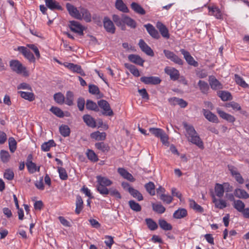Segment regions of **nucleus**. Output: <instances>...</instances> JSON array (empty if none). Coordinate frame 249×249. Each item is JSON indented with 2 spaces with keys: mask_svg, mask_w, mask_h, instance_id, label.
<instances>
[{
  "mask_svg": "<svg viewBox=\"0 0 249 249\" xmlns=\"http://www.w3.org/2000/svg\"><path fill=\"white\" fill-rule=\"evenodd\" d=\"M183 125L186 132L185 136L188 141L197 145L199 148L203 149L204 148L203 142L195 130L194 126L192 125L188 124L186 122L183 123Z\"/></svg>",
  "mask_w": 249,
  "mask_h": 249,
  "instance_id": "f257e3e1",
  "label": "nucleus"
},
{
  "mask_svg": "<svg viewBox=\"0 0 249 249\" xmlns=\"http://www.w3.org/2000/svg\"><path fill=\"white\" fill-rule=\"evenodd\" d=\"M112 19L116 25L120 27L122 30H125V24L133 29L137 26V23L134 19L124 14H122L121 17L113 15Z\"/></svg>",
  "mask_w": 249,
  "mask_h": 249,
  "instance_id": "f03ea898",
  "label": "nucleus"
},
{
  "mask_svg": "<svg viewBox=\"0 0 249 249\" xmlns=\"http://www.w3.org/2000/svg\"><path fill=\"white\" fill-rule=\"evenodd\" d=\"M97 185L96 186L97 191L103 195L109 194V190L107 188L112 184V181L106 177L98 176L96 177Z\"/></svg>",
  "mask_w": 249,
  "mask_h": 249,
  "instance_id": "7ed1b4c3",
  "label": "nucleus"
},
{
  "mask_svg": "<svg viewBox=\"0 0 249 249\" xmlns=\"http://www.w3.org/2000/svg\"><path fill=\"white\" fill-rule=\"evenodd\" d=\"M9 66L11 70L18 74H23L24 76L28 75L25 67L18 60H12L9 62Z\"/></svg>",
  "mask_w": 249,
  "mask_h": 249,
  "instance_id": "20e7f679",
  "label": "nucleus"
},
{
  "mask_svg": "<svg viewBox=\"0 0 249 249\" xmlns=\"http://www.w3.org/2000/svg\"><path fill=\"white\" fill-rule=\"evenodd\" d=\"M149 131L154 136L160 138L162 143L165 144L168 142V137L162 129L150 127L149 128Z\"/></svg>",
  "mask_w": 249,
  "mask_h": 249,
  "instance_id": "39448f33",
  "label": "nucleus"
},
{
  "mask_svg": "<svg viewBox=\"0 0 249 249\" xmlns=\"http://www.w3.org/2000/svg\"><path fill=\"white\" fill-rule=\"evenodd\" d=\"M69 26L72 32L78 34L80 36L83 35V31L85 28L79 22L75 20L70 21Z\"/></svg>",
  "mask_w": 249,
  "mask_h": 249,
  "instance_id": "423d86ee",
  "label": "nucleus"
},
{
  "mask_svg": "<svg viewBox=\"0 0 249 249\" xmlns=\"http://www.w3.org/2000/svg\"><path fill=\"white\" fill-rule=\"evenodd\" d=\"M98 106L104 110L103 114L106 116L113 115V112L110 108L109 103L106 100H101L98 102Z\"/></svg>",
  "mask_w": 249,
  "mask_h": 249,
  "instance_id": "0eeeda50",
  "label": "nucleus"
},
{
  "mask_svg": "<svg viewBox=\"0 0 249 249\" xmlns=\"http://www.w3.org/2000/svg\"><path fill=\"white\" fill-rule=\"evenodd\" d=\"M66 7L71 17L77 19H82L80 9L78 10L76 7L69 3L66 4Z\"/></svg>",
  "mask_w": 249,
  "mask_h": 249,
  "instance_id": "6e6552de",
  "label": "nucleus"
},
{
  "mask_svg": "<svg viewBox=\"0 0 249 249\" xmlns=\"http://www.w3.org/2000/svg\"><path fill=\"white\" fill-rule=\"evenodd\" d=\"M181 54L183 55L184 59L186 62L190 65L193 66L195 67L198 66V64L194 58L191 55L189 52L185 50L184 49H181L180 50Z\"/></svg>",
  "mask_w": 249,
  "mask_h": 249,
  "instance_id": "1a4fd4ad",
  "label": "nucleus"
},
{
  "mask_svg": "<svg viewBox=\"0 0 249 249\" xmlns=\"http://www.w3.org/2000/svg\"><path fill=\"white\" fill-rule=\"evenodd\" d=\"M18 50L24 56L27 58L30 62H34L35 58L33 54L26 47L20 46L18 48Z\"/></svg>",
  "mask_w": 249,
  "mask_h": 249,
  "instance_id": "9d476101",
  "label": "nucleus"
},
{
  "mask_svg": "<svg viewBox=\"0 0 249 249\" xmlns=\"http://www.w3.org/2000/svg\"><path fill=\"white\" fill-rule=\"evenodd\" d=\"M164 71L170 76V79L173 81L178 80L179 77V71L174 68L166 67L164 69Z\"/></svg>",
  "mask_w": 249,
  "mask_h": 249,
  "instance_id": "9b49d317",
  "label": "nucleus"
},
{
  "mask_svg": "<svg viewBox=\"0 0 249 249\" xmlns=\"http://www.w3.org/2000/svg\"><path fill=\"white\" fill-rule=\"evenodd\" d=\"M140 80L145 84L157 85L161 82L160 78L156 76H143L140 78Z\"/></svg>",
  "mask_w": 249,
  "mask_h": 249,
  "instance_id": "f8f14e48",
  "label": "nucleus"
},
{
  "mask_svg": "<svg viewBox=\"0 0 249 249\" xmlns=\"http://www.w3.org/2000/svg\"><path fill=\"white\" fill-rule=\"evenodd\" d=\"M140 48L147 55L153 56L154 53L151 48L142 40L140 39L139 43Z\"/></svg>",
  "mask_w": 249,
  "mask_h": 249,
  "instance_id": "ddd939ff",
  "label": "nucleus"
},
{
  "mask_svg": "<svg viewBox=\"0 0 249 249\" xmlns=\"http://www.w3.org/2000/svg\"><path fill=\"white\" fill-rule=\"evenodd\" d=\"M104 26L107 32L114 34L115 31V27L112 21L107 17H105L104 19Z\"/></svg>",
  "mask_w": 249,
  "mask_h": 249,
  "instance_id": "4468645a",
  "label": "nucleus"
},
{
  "mask_svg": "<svg viewBox=\"0 0 249 249\" xmlns=\"http://www.w3.org/2000/svg\"><path fill=\"white\" fill-rule=\"evenodd\" d=\"M149 34L154 38L158 39L160 35L158 31L151 24L148 23L144 25Z\"/></svg>",
  "mask_w": 249,
  "mask_h": 249,
  "instance_id": "2eb2a0df",
  "label": "nucleus"
},
{
  "mask_svg": "<svg viewBox=\"0 0 249 249\" xmlns=\"http://www.w3.org/2000/svg\"><path fill=\"white\" fill-rule=\"evenodd\" d=\"M209 14L214 16L217 19L222 18V14L221 10L216 6H209Z\"/></svg>",
  "mask_w": 249,
  "mask_h": 249,
  "instance_id": "dca6fc26",
  "label": "nucleus"
},
{
  "mask_svg": "<svg viewBox=\"0 0 249 249\" xmlns=\"http://www.w3.org/2000/svg\"><path fill=\"white\" fill-rule=\"evenodd\" d=\"M202 112L205 117L210 122L218 123V119L217 117L211 111L206 109H202Z\"/></svg>",
  "mask_w": 249,
  "mask_h": 249,
  "instance_id": "f3484780",
  "label": "nucleus"
},
{
  "mask_svg": "<svg viewBox=\"0 0 249 249\" xmlns=\"http://www.w3.org/2000/svg\"><path fill=\"white\" fill-rule=\"evenodd\" d=\"M45 2L47 7L51 10H62L61 6L55 0H45Z\"/></svg>",
  "mask_w": 249,
  "mask_h": 249,
  "instance_id": "a211bd4d",
  "label": "nucleus"
},
{
  "mask_svg": "<svg viewBox=\"0 0 249 249\" xmlns=\"http://www.w3.org/2000/svg\"><path fill=\"white\" fill-rule=\"evenodd\" d=\"M156 26L162 37L166 39H168L170 37L169 31L167 28L163 23L160 22H158Z\"/></svg>",
  "mask_w": 249,
  "mask_h": 249,
  "instance_id": "6ab92c4d",
  "label": "nucleus"
},
{
  "mask_svg": "<svg viewBox=\"0 0 249 249\" xmlns=\"http://www.w3.org/2000/svg\"><path fill=\"white\" fill-rule=\"evenodd\" d=\"M217 113L219 114V116L222 119L227 121L229 123H233L235 121V117L225 112L220 110V108H217Z\"/></svg>",
  "mask_w": 249,
  "mask_h": 249,
  "instance_id": "aec40b11",
  "label": "nucleus"
},
{
  "mask_svg": "<svg viewBox=\"0 0 249 249\" xmlns=\"http://www.w3.org/2000/svg\"><path fill=\"white\" fill-rule=\"evenodd\" d=\"M81 16L82 19H84L87 22H89L91 21V16L89 11L86 8L83 7H80Z\"/></svg>",
  "mask_w": 249,
  "mask_h": 249,
  "instance_id": "412c9836",
  "label": "nucleus"
},
{
  "mask_svg": "<svg viewBox=\"0 0 249 249\" xmlns=\"http://www.w3.org/2000/svg\"><path fill=\"white\" fill-rule=\"evenodd\" d=\"M118 172L124 178L131 182H134L135 181V178H133V176L124 168H119L118 169Z\"/></svg>",
  "mask_w": 249,
  "mask_h": 249,
  "instance_id": "4be33fe9",
  "label": "nucleus"
},
{
  "mask_svg": "<svg viewBox=\"0 0 249 249\" xmlns=\"http://www.w3.org/2000/svg\"><path fill=\"white\" fill-rule=\"evenodd\" d=\"M128 60L137 65L142 66L144 60H143L139 55L137 54H131L128 56Z\"/></svg>",
  "mask_w": 249,
  "mask_h": 249,
  "instance_id": "5701e85b",
  "label": "nucleus"
},
{
  "mask_svg": "<svg viewBox=\"0 0 249 249\" xmlns=\"http://www.w3.org/2000/svg\"><path fill=\"white\" fill-rule=\"evenodd\" d=\"M234 195L240 199H248L249 198V194L244 190L236 188L234 191Z\"/></svg>",
  "mask_w": 249,
  "mask_h": 249,
  "instance_id": "b1692460",
  "label": "nucleus"
},
{
  "mask_svg": "<svg viewBox=\"0 0 249 249\" xmlns=\"http://www.w3.org/2000/svg\"><path fill=\"white\" fill-rule=\"evenodd\" d=\"M209 84L211 88L213 89L216 90L222 89V84L214 76H211L209 77Z\"/></svg>",
  "mask_w": 249,
  "mask_h": 249,
  "instance_id": "393cba45",
  "label": "nucleus"
},
{
  "mask_svg": "<svg viewBox=\"0 0 249 249\" xmlns=\"http://www.w3.org/2000/svg\"><path fill=\"white\" fill-rule=\"evenodd\" d=\"M83 119L86 124L92 128L96 127V122L94 119L90 115L86 114L83 116Z\"/></svg>",
  "mask_w": 249,
  "mask_h": 249,
  "instance_id": "a878e982",
  "label": "nucleus"
},
{
  "mask_svg": "<svg viewBox=\"0 0 249 249\" xmlns=\"http://www.w3.org/2000/svg\"><path fill=\"white\" fill-rule=\"evenodd\" d=\"M213 202L215 207L219 209H223L227 207V203L225 200L221 199H217L214 196H213Z\"/></svg>",
  "mask_w": 249,
  "mask_h": 249,
  "instance_id": "bb28decb",
  "label": "nucleus"
},
{
  "mask_svg": "<svg viewBox=\"0 0 249 249\" xmlns=\"http://www.w3.org/2000/svg\"><path fill=\"white\" fill-rule=\"evenodd\" d=\"M115 7L117 9L124 13L129 12L128 8L122 0H116Z\"/></svg>",
  "mask_w": 249,
  "mask_h": 249,
  "instance_id": "cd10ccee",
  "label": "nucleus"
},
{
  "mask_svg": "<svg viewBox=\"0 0 249 249\" xmlns=\"http://www.w3.org/2000/svg\"><path fill=\"white\" fill-rule=\"evenodd\" d=\"M131 7L137 14L141 15H143L145 14L144 9L136 2H132L131 4Z\"/></svg>",
  "mask_w": 249,
  "mask_h": 249,
  "instance_id": "c85d7f7f",
  "label": "nucleus"
},
{
  "mask_svg": "<svg viewBox=\"0 0 249 249\" xmlns=\"http://www.w3.org/2000/svg\"><path fill=\"white\" fill-rule=\"evenodd\" d=\"M18 93L22 98L30 102L34 101L35 99V95L33 92L19 91Z\"/></svg>",
  "mask_w": 249,
  "mask_h": 249,
  "instance_id": "c756f323",
  "label": "nucleus"
},
{
  "mask_svg": "<svg viewBox=\"0 0 249 249\" xmlns=\"http://www.w3.org/2000/svg\"><path fill=\"white\" fill-rule=\"evenodd\" d=\"M56 144L53 140H49L47 142H45L41 145V148L43 151H49L52 147L55 146Z\"/></svg>",
  "mask_w": 249,
  "mask_h": 249,
  "instance_id": "7c9ffc66",
  "label": "nucleus"
},
{
  "mask_svg": "<svg viewBox=\"0 0 249 249\" xmlns=\"http://www.w3.org/2000/svg\"><path fill=\"white\" fill-rule=\"evenodd\" d=\"M233 207L239 212L242 213L246 208L245 204L240 200H234L233 204Z\"/></svg>",
  "mask_w": 249,
  "mask_h": 249,
  "instance_id": "2f4dec72",
  "label": "nucleus"
},
{
  "mask_svg": "<svg viewBox=\"0 0 249 249\" xmlns=\"http://www.w3.org/2000/svg\"><path fill=\"white\" fill-rule=\"evenodd\" d=\"M83 208V201L80 196H76L75 213L79 214Z\"/></svg>",
  "mask_w": 249,
  "mask_h": 249,
  "instance_id": "473e14b6",
  "label": "nucleus"
},
{
  "mask_svg": "<svg viewBox=\"0 0 249 249\" xmlns=\"http://www.w3.org/2000/svg\"><path fill=\"white\" fill-rule=\"evenodd\" d=\"M187 215V212L185 209H179L176 211L173 214L175 218L180 219L185 217Z\"/></svg>",
  "mask_w": 249,
  "mask_h": 249,
  "instance_id": "72a5a7b5",
  "label": "nucleus"
},
{
  "mask_svg": "<svg viewBox=\"0 0 249 249\" xmlns=\"http://www.w3.org/2000/svg\"><path fill=\"white\" fill-rule=\"evenodd\" d=\"M198 86L201 92L203 94H207L209 89V86L208 83L204 81L199 80Z\"/></svg>",
  "mask_w": 249,
  "mask_h": 249,
  "instance_id": "f704fd0d",
  "label": "nucleus"
},
{
  "mask_svg": "<svg viewBox=\"0 0 249 249\" xmlns=\"http://www.w3.org/2000/svg\"><path fill=\"white\" fill-rule=\"evenodd\" d=\"M125 67L129 70L130 72L135 76L139 77L140 76V72L138 69L134 65L125 63L124 64Z\"/></svg>",
  "mask_w": 249,
  "mask_h": 249,
  "instance_id": "c9c22d12",
  "label": "nucleus"
},
{
  "mask_svg": "<svg viewBox=\"0 0 249 249\" xmlns=\"http://www.w3.org/2000/svg\"><path fill=\"white\" fill-rule=\"evenodd\" d=\"M86 107L88 110L97 111L99 108L96 103L90 100H87L86 104Z\"/></svg>",
  "mask_w": 249,
  "mask_h": 249,
  "instance_id": "e433bc0d",
  "label": "nucleus"
},
{
  "mask_svg": "<svg viewBox=\"0 0 249 249\" xmlns=\"http://www.w3.org/2000/svg\"><path fill=\"white\" fill-rule=\"evenodd\" d=\"M129 193L133 197L137 198L138 201L143 200V196L139 191L134 189L133 188H129Z\"/></svg>",
  "mask_w": 249,
  "mask_h": 249,
  "instance_id": "4c0bfd02",
  "label": "nucleus"
},
{
  "mask_svg": "<svg viewBox=\"0 0 249 249\" xmlns=\"http://www.w3.org/2000/svg\"><path fill=\"white\" fill-rule=\"evenodd\" d=\"M91 137L97 141H103L106 139V134L105 132H100L98 131L91 133Z\"/></svg>",
  "mask_w": 249,
  "mask_h": 249,
  "instance_id": "58836bf2",
  "label": "nucleus"
},
{
  "mask_svg": "<svg viewBox=\"0 0 249 249\" xmlns=\"http://www.w3.org/2000/svg\"><path fill=\"white\" fill-rule=\"evenodd\" d=\"M159 224L160 227L163 230L170 231L172 229V225L168 223L166 221L163 219L159 220Z\"/></svg>",
  "mask_w": 249,
  "mask_h": 249,
  "instance_id": "ea45409f",
  "label": "nucleus"
},
{
  "mask_svg": "<svg viewBox=\"0 0 249 249\" xmlns=\"http://www.w3.org/2000/svg\"><path fill=\"white\" fill-rule=\"evenodd\" d=\"M214 191L216 196L221 198L224 195V187L223 185L216 183L214 187Z\"/></svg>",
  "mask_w": 249,
  "mask_h": 249,
  "instance_id": "a19ab883",
  "label": "nucleus"
},
{
  "mask_svg": "<svg viewBox=\"0 0 249 249\" xmlns=\"http://www.w3.org/2000/svg\"><path fill=\"white\" fill-rule=\"evenodd\" d=\"M218 95L223 101H228L232 98L231 94L228 91H219Z\"/></svg>",
  "mask_w": 249,
  "mask_h": 249,
  "instance_id": "79ce46f5",
  "label": "nucleus"
},
{
  "mask_svg": "<svg viewBox=\"0 0 249 249\" xmlns=\"http://www.w3.org/2000/svg\"><path fill=\"white\" fill-rule=\"evenodd\" d=\"M95 146L97 149L104 153L107 152L110 149L108 145L103 142H97Z\"/></svg>",
  "mask_w": 249,
  "mask_h": 249,
  "instance_id": "37998d69",
  "label": "nucleus"
},
{
  "mask_svg": "<svg viewBox=\"0 0 249 249\" xmlns=\"http://www.w3.org/2000/svg\"><path fill=\"white\" fill-rule=\"evenodd\" d=\"M128 204L131 209L135 212H139L142 210L141 206L134 200H129L128 201Z\"/></svg>",
  "mask_w": 249,
  "mask_h": 249,
  "instance_id": "c03bdc74",
  "label": "nucleus"
},
{
  "mask_svg": "<svg viewBox=\"0 0 249 249\" xmlns=\"http://www.w3.org/2000/svg\"><path fill=\"white\" fill-rule=\"evenodd\" d=\"M234 80L236 84L242 88H245L249 87L248 84L246 83L244 79L237 74L234 75Z\"/></svg>",
  "mask_w": 249,
  "mask_h": 249,
  "instance_id": "a18cd8bd",
  "label": "nucleus"
},
{
  "mask_svg": "<svg viewBox=\"0 0 249 249\" xmlns=\"http://www.w3.org/2000/svg\"><path fill=\"white\" fill-rule=\"evenodd\" d=\"M0 158L3 163H7L9 160L10 156L7 151L1 150L0 151Z\"/></svg>",
  "mask_w": 249,
  "mask_h": 249,
  "instance_id": "49530a36",
  "label": "nucleus"
},
{
  "mask_svg": "<svg viewBox=\"0 0 249 249\" xmlns=\"http://www.w3.org/2000/svg\"><path fill=\"white\" fill-rule=\"evenodd\" d=\"M59 131L61 135L64 137H68L70 134V129L67 125H62L59 127Z\"/></svg>",
  "mask_w": 249,
  "mask_h": 249,
  "instance_id": "de8ad7c7",
  "label": "nucleus"
},
{
  "mask_svg": "<svg viewBox=\"0 0 249 249\" xmlns=\"http://www.w3.org/2000/svg\"><path fill=\"white\" fill-rule=\"evenodd\" d=\"M152 208L154 211L158 213H163L165 211V208L161 204H152Z\"/></svg>",
  "mask_w": 249,
  "mask_h": 249,
  "instance_id": "09e8293b",
  "label": "nucleus"
},
{
  "mask_svg": "<svg viewBox=\"0 0 249 249\" xmlns=\"http://www.w3.org/2000/svg\"><path fill=\"white\" fill-rule=\"evenodd\" d=\"M145 222L148 228L151 231L156 230L158 228L157 224L151 218H146Z\"/></svg>",
  "mask_w": 249,
  "mask_h": 249,
  "instance_id": "8fccbe9b",
  "label": "nucleus"
},
{
  "mask_svg": "<svg viewBox=\"0 0 249 249\" xmlns=\"http://www.w3.org/2000/svg\"><path fill=\"white\" fill-rule=\"evenodd\" d=\"M189 202L190 206L191 208L197 212L202 213L203 212V208L201 206L197 204L194 200L190 199Z\"/></svg>",
  "mask_w": 249,
  "mask_h": 249,
  "instance_id": "3c124183",
  "label": "nucleus"
},
{
  "mask_svg": "<svg viewBox=\"0 0 249 249\" xmlns=\"http://www.w3.org/2000/svg\"><path fill=\"white\" fill-rule=\"evenodd\" d=\"M147 192L149 193L151 196H154L155 194V185L153 182H149L145 184L144 186Z\"/></svg>",
  "mask_w": 249,
  "mask_h": 249,
  "instance_id": "603ef678",
  "label": "nucleus"
},
{
  "mask_svg": "<svg viewBox=\"0 0 249 249\" xmlns=\"http://www.w3.org/2000/svg\"><path fill=\"white\" fill-rule=\"evenodd\" d=\"M8 142L9 149L12 153H14L17 149V142L13 137H10Z\"/></svg>",
  "mask_w": 249,
  "mask_h": 249,
  "instance_id": "864d4df0",
  "label": "nucleus"
},
{
  "mask_svg": "<svg viewBox=\"0 0 249 249\" xmlns=\"http://www.w3.org/2000/svg\"><path fill=\"white\" fill-rule=\"evenodd\" d=\"M55 101L59 104L62 105L65 101V97L63 94L58 92L54 94L53 96Z\"/></svg>",
  "mask_w": 249,
  "mask_h": 249,
  "instance_id": "5fc2aeb1",
  "label": "nucleus"
},
{
  "mask_svg": "<svg viewBox=\"0 0 249 249\" xmlns=\"http://www.w3.org/2000/svg\"><path fill=\"white\" fill-rule=\"evenodd\" d=\"M50 111L59 118H62L64 116L63 111L57 107H52Z\"/></svg>",
  "mask_w": 249,
  "mask_h": 249,
  "instance_id": "6e6d98bb",
  "label": "nucleus"
},
{
  "mask_svg": "<svg viewBox=\"0 0 249 249\" xmlns=\"http://www.w3.org/2000/svg\"><path fill=\"white\" fill-rule=\"evenodd\" d=\"M73 94L71 91H68L66 93V104L71 106L73 105Z\"/></svg>",
  "mask_w": 249,
  "mask_h": 249,
  "instance_id": "4d7b16f0",
  "label": "nucleus"
},
{
  "mask_svg": "<svg viewBox=\"0 0 249 249\" xmlns=\"http://www.w3.org/2000/svg\"><path fill=\"white\" fill-rule=\"evenodd\" d=\"M87 155L88 159L92 161H97L98 160L97 155L94 152L91 150H88Z\"/></svg>",
  "mask_w": 249,
  "mask_h": 249,
  "instance_id": "13d9d810",
  "label": "nucleus"
},
{
  "mask_svg": "<svg viewBox=\"0 0 249 249\" xmlns=\"http://www.w3.org/2000/svg\"><path fill=\"white\" fill-rule=\"evenodd\" d=\"M89 92L92 94H99L100 91L99 88L94 85H89Z\"/></svg>",
  "mask_w": 249,
  "mask_h": 249,
  "instance_id": "bf43d9fd",
  "label": "nucleus"
},
{
  "mask_svg": "<svg viewBox=\"0 0 249 249\" xmlns=\"http://www.w3.org/2000/svg\"><path fill=\"white\" fill-rule=\"evenodd\" d=\"M58 172L59 174L60 178L62 180H66L68 178V175L66 170L61 167H58Z\"/></svg>",
  "mask_w": 249,
  "mask_h": 249,
  "instance_id": "052dcab7",
  "label": "nucleus"
},
{
  "mask_svg": "<svg viewBox=\"0 0 249 249\" xmlns=\"http://www.w3.org/2000/svg\"><path fill=\"white\" fill-rule=\"evenodd\" d=\"M14 174L13 171L10 169H6L4 173V178L9 180H11L14 178Z\"/></svg>",
  "mask_w": 249,
  "mask_h": 249,
  "instance_id": "680f3d73",
  "label": "nucleus"
},
{
  "mask_svg": "<svg viewBox=\"0 0 249 249\" xmlns=\"http://www.w3.org/2000/svg\"><path fill=\"white\" fill-rule=\"evenodd\" d=\"M26 166L29 172L31 173H34L37 170L36 164L33 162H26Z\"/></svg>",
  "mask_w": 249,
  "mask_h": 249,
  "instance_id": "e2e57ef3",
  "label": "nucleus"
},
{
  "mask_svg": "<svg viewBox=\"0 0 249 249\" xmlns=\"http://www.w3.org/2000/svg\"><path fill=\"white\" fill-rule=\"evenodd\" d=\"M67 67L71 71L77 73L80 70L81 68L80 66L73 63H69L67 65Z\"/></svg>",
  "mask_w": 249,
  "mask_h": 249,
  "instance_id": "0e129e2a",
  "label": "nucleus"
},
{
  "mask_svg": "<svg viewBox=\"0 0 249 249\" xmlns=\"http://www.w3.org/2000/svg\"><path fill=\"white\" fill-rule=\"evenodd\" d=\"M85 105V99L82 97L78 98L77 99V107L80 111H82L84 110Z\"/></svg>",
  "mask_w": 249,
  "mask_h": 249,
  "instance_id": "69168bd1",
  "label": "nucleus"
},
{
  "mask_svg": "<svg viewBox=\"0 0 249 249\" xmlns=\"http://www.w3.org/2000/svg\"><path fill=\"white\" fill-rule=\"evenodd\" d=\"M160 198L161 200H162L163 202H166L167 204H170L173 200V197L171 196L165 194H161L160 196Z\"/></svg>",
  "mask_w": 249,
  "mask_h": 249,
  "instance_id": "338daca9",
  "label": "nucleus"
},
{
  "mask_svg": "<svg viewBox=\"0 0 249 249\" xmlns=\"http://www.w3.org/2000/svg\"><path fill=\"white\" fill-rule=\"evenodd\" d=\"M228 168L232 177L235 175H237V174L239 173L237 168L232 165L229 164L228 165Z\"/></svg>",
  "mask_w": 249,
  "mask_h": 249,
  "instance_id": "774afa93",
  "label": "nucleus"
}]
</instances>
